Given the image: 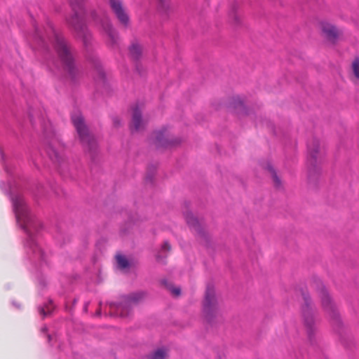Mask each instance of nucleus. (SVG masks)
Masks as SVG:
<instances>
[{
    "mask_svg": "<svg viewBox=\"0 0 359 359\" xmlns=\"http://www.w3.org/2000/svg\"><path fill=\"white\" fill-rule=\"evenodd\" d=\"M72 121L84 150L90 154L95 153L97 148V141L89 131L81 114L79 112L74 114L72 116Z\"/></svg>",
    "mask_w": 359,
    "mask_h": 359,
    "instance_id": "nucleus-1",
    "label": "nucleus"
},
{
    "mask_svg": "<svg viewBox=\"0 0 359 359\" xmlns=\"http://www.w3.org/2000/svg\"><path fill=\"white\" fill-rule=\"evenodd\" d=\"M49 26L54 37L55 47L58 56L62 62L64 67L69 72V74H72L74 65V57L71 48L67 45L64 38L55 31L52 25H50Z\"/></svg>",
    "mask_w": 359,
    "mask_h": 359,
    "instance_id": "nucleus-2",
    "label": "nucleus"
},
{
    "mask_svg": "<svg viewBox=\"0 0 359 359\" xmlns=\"http://www.w3.org/2000/svg\"><path fill=\"white\" fill-rule=\"evenodd\" d=\"M74 14L67 19V22L76 32L87 37V30L83 21V4L84 0H69Z\"/></svg>",
    "mask_w": 359,
    "mask_h": 359,
    "instance_id": "nucleus-3",
    "label": "nucleus"
},
{
    "mask_svg": "<svg viewBox=\"0 0 359 359\" xmlns=\"http://www.w3.org/2000/svg\"><path fill=\"white\" fill-rule=\"evenodd\" d=\"M304 304L302 309V317L304 327L309 337L317 330V319L309 297L304 295Z\"/></svg>",
    "mask_w": 359,
    "mask_h": 359,
    "instance_id": "nucleus-4",
    "label": "nucleus"
},
{
    "mask_svg": "<svg viewBox=\"0 0 359 359\" xmlns=\"http://www.w3.org/2000/svg\"><path fill=\"white\" fill-rule=\"evenodd\" d=\"M144 296L145 294L144 292L131 294L118 305H116L114 303H111L109 304L110 309L121 317H127L130 314L132 306L140 302Z\"/></svg>",
    "mask_w": 359,
    "mask_h": 359,
    "instance_id": "nucleus-5",
    "label": "nucleus"
},
{
    "mask_svg": "<svg viewBox=\"0 0 359 359\" xmlns=\"http://www.w3.org/2000/svg\"><path fill=\"white\" fill-rule=\"evenodd\" d=\"M313 282L312 286L319 292V295L321 299L322 306L325 311L329 313L332 318L337 317V310L334 304L332 302L327 291L325 290L320 279L318 278H313Z\"/></svg>",
    "mask_w": 359,
    "mask_h": 359,
    "instance_id": "nucleus-6",
    "label": "nucleus"
},
{
    "mask_svg": "<svg viewBox=\"0 0 359 359\" xmlns=\"http://www.w3.org/2000/svg\"><path fill=\"white\" fill-rule=\"evenodd\" d=\"M218 304L213 287L208 286L206 289L203 302V314L207 320L210 321L217 313Z\"/></svg>",
    "mask_w": 359,
    "mask_h": 359,
    "instance_id": "nucleus-7",
    "label": "nucleus"
},
{
    "mask_svg": "<svg viewBox=\"0 0 359 359\" xmlns=\"http://www.w3.org/2000/svg\"><path fill=\"white\" fill-rule=\"evenodd\" d=\"M13 208L18 220L25 224L28 219V208L25 200L21 196H15L13 198Z\"/></svg>",
    "mask_w": 359,
    "mask_h": 359,
    "instance_id": "nucleus-8",
    "label": "nucleus"
},
{
    "mask_svg": "<svg viewBox=\"0 0 359 359\" xmlns=\"http://www.w3.org/2000/svg\"><path fill=\"white\" fill-rule=\"evenodd\" d=\"M109 5L119 22L124 26H127L129 23V18L123 7L121 1L120 0H109Z\"/></svg>",
    "mask_w": 359,
    "mask_h": 359,
    "instance_id": "nucleus-9",
    "label": "nucleus"
},
{
    "mask_svg": "<svg viewBox=\"0 0 359 359\" xmlns=\"http://www.w3.org/2000/svg\"><path fill=\"white\" fill-rule=\"evenodd\" d=\"M130 127L132 132L140 131L144 127V121L142 118V113L137 107L133 109Z\"/></svg>",
    "mask_w": 359,
    "mask_h": 359,
    "instance_id": "nucleus-10",
    "label": "nucleus"
},
{
    "mask_svg": "<svg viewBox=\"0 0 359 359\" xmlns=\"http://www.w3.org/2000/svg\"><path fill=\"white\" fill-rule=\"evenodd\" d=\"M156 144L158 147H167L174 144L170 135L166 129H162L154 133Z\"/></svg>",
    "mask_w": 359,
    "mask_h": 359,
    "instance_id": "nucleus-11",
    "label": "nucleus"
},
{
    "mask_svg": "<svg viewBox=\"0 0 359 359\" xmlns=\"http://www.w3.org/2000/svg\"><path fill=\"white\" fill-rule=\"evenodd\" d=\"M321 29L325 36L330 41H334L337 39L339 32L334 25L327 22H322Z\"/></svg>",
    "mask_w": 359,
    "mask_h": 359,
    "instance_id": "nucleus-12",
    "label": "nucleus"
},
{
    "mask_svg": "<svg viewBox=\"0 0 359 359\" xmlns=\"http://www.w3.org/2000/svg\"><path fill=\"white\" fill-rule=\"evenodd\" d=\"M102 27L109 37V43L112 47H114L118 43V36L116 32L112 28L111 24L108 21L104 22Z\"/></svg>",
    "mask_w": 359,
    "mask_h": 359,
    "instance_id": "nucleus-13",
    "label": "nucleus"
},
{
    "mask_svg": "<svg viewBox=\"0 0 359 359\" xmlns=\"http://www.w3.org/2000/svg\"><path fill=\"white\" fill-rule=\"evenodd\" d=\"M129 53L130 56L134 60H137L141 56L142 53V46L137 43H134L130 46L129 48Z\"/></svg>",
    "mask_w": 359,
    "mask_h": 359,
    "instance_id": "nucleus-14",
    "label": "nucleus"
},
{
    "mask_svg": "<svg viewBox=\"0 0 359 359\" xmlns=\"http://www.w3.org/2000/svg\"><path fill=\"white\" fill-rule=\"evenodd\" d=\"M309 154L311 158V161H316L317 158V154L319 151V142L317 140L313 141L311 144L308 146Z\"/></svg>",
    "mask_w": 359,
    "mask_h": 359,
    "instance_id": "nucleus-15",
    "label": "nucleus"
},
{
    "mask_svg": "<svg viewBox=\"0 0 359 359\" xmlns=\"http://www.w3.org/2000/svg\"><path fill=\"white\" fill-rule=\"evenodd\" d=\"M352 77L351 80L355 83L359 81V59L355 58L351 65Z\"/></svg>",
    "mask_w": 359,
    "mask_h": 359,
    "instance_id": "nucleus-16",
    "label": "nucleus"
},
{
    "mask_svg": "<svg viewBox=\"0 0 359 359\" xmlns=\"http://www.w3.org/2000/svg\"><path fill=\"white\" fill-rule=\"evenodd\" d=\"M185 219L189 226L195 229L196 230L199 229L198 221L191 212H187L185 215Z\"/></svg>",
    "mask_w": 359,
    "mask_h": 359,
    "instance_id": "nucleus-17",
    "label": "nucleus"
},
{
    "mask_svg": "<svg viewBox=\"0 0 359 359\" xmlns=\"http://www.w3.org/2000/svg\"><path fill=\"white\" fill-rule=\"evenodd\" d=\"M167 352L163 348H158L149 356V359H165Z\"/></svg>",
    "mask_w": 359,
    "mask_h": 359,
    "instance_id": "nucleus-18",
    "label": "nucleus"
},
{
    "mask_svg": "<svg viewBox=\"0 0 359 359\" xmlns=\"http://www.w3.org/2000/svg\"><path fill=\"white\" fill-rule=\"evenodd\" d=\"M116 262L118 267L121 269H124L127 268L129 265L128 261L126 257L123 255H117L116 256Z\"/></svg>",
    "mask_w": 359,
    "mask_h": 359,
    "instance_id": "nucleus-19",
    "label": "nucleus"
},
{
    "mask_svg": "<svg viewBox=\"0 0 359 359\" xmlns=\"http://www.w3.org/2000/svg\"><path fill=\"white\" fill-rule=\"evenodd\" d=\"M166 287L173 296L178 297L180 295L181 290L180 287H174L170 283L167 284Z\"/></svg>",
    "mask_w": 359,
    "mask_h": 359,
    "instance_id": "nucleus-20",
    "label": "nucleus"
},
{
    "mask_svg": "<svg viewBox=\"0 0 359 359\" xmlns=\"http://www.w3.org/2000/svg\"><path fill=\"white\" fill-rule=\"evenodd\" d=\"M269 172L271 174V177L273 178V180L276 186H277V187L280 186V180L278 178V177L277 176L275 170L272 168L270 167L269 168Z\"/></svg>",
    "mask_w": 359,
    "mask_h": 359,
    "instance_id": "nucleus-21",
    "label": "nucleus"
},
{
    "mask_svg": "<svg viewBox=\"0 0 359 359\" xmlns=\"http://www.w3.org/2000/svg\"><path fill=\"white\" fill-rule=\"evenodd\" d=\"M53 306L50 305L47 306L46 308H41L39 309V312L42 316H46L48 313H50L51 312Z\"/></svg>",
    "mask_w": 359,
    "mask_h": 359,
    "instance_id": "nucleus-22",
    "label": "nucleus"
},
{
    "mask_svg": "<svg viewBox=\"0 0 359 359\" xmlns=\"http://www.w3.org/2000/svg\"><path fill=\"white\" fill-rule=\"evenodd\" d=\"M170 250H171V246H170V243L168 242L165 241L162 246L161 250L162 251H170Z\"/></svg>",
    "mask_w": 359,
    "mask_h": 359,
    "instance_id": "nucleus-23",
    "label": "nucleus"
},
{
    "mask_svg": "<svg viewBox=\"0 0 359 359\" xmlns=\"http://www.w3.org/2000/svg\"><path fill=\"white\" fill-rule=\"evenodd\" d=\"M233 20L234 23H237L240 20V16L236 13H233Z\"/></svg>",
    "mask_w": 359,
    "mask_h": 359,
    "instance_id": "nucleus-24",
    "label": "nucleus"
},
{
    "mask_svg": "<svg viewBox=\"0 0 359 359\" xmlns=\"http://www.w3.org/2000/svg\"><path fill=\"white\" fill-rule=\"evenodd\" d=\"M114 124L115 126H118L120 124V120L118 118H114Z\"/></svg>",
    "mask_w": 359,
    "mask_h": 359,
    "instance_id": "nucleus-25",
    "label": "nucleus"
},
{
    "mask_svg": "<svg viewBox=\"0 0 359 359\" xmlns=\"http://www.w3.org/2000/svg\"><path fill=\"white\" fill-rule=\"evenodd\" d=\"M88 306V303L87 302L85 304L84 309H83L85 312H87Z\"/></svg>",
    "mask_w": 359,
    "mask_h": 359,
    "instance_id": "nucleus-26",
    "label": "nucleus"
},
{
    "mask_svg": "<svg viewBox=\"0 0 359 359\" xmlns=\"http://www.w3.org/2000/svg\"><path fill=\"white\" fill-rule=\"evenodd\" d=\"M97 315L100 316V310L99 309L97 312H96Z\"/></svg>",
    "mask_w": 359,
    "mask_h": 359,
    "instance_id": "nucleus-27",
    "label": "nucleus"
}]
</instances>
